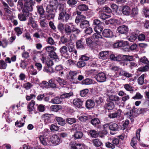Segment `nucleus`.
I'll return each instance as SVG.
<instances>
[{"label":"nucleus","mask_w":149,"mask_h":149,"mask_svg":"<svg viewBox=\"0 0 149 149\" xmlns=\"http://www.w3.org/2000/svg\"><path fill=\"white\" fill-rule=\"evenodd\" d=\"M118 126L116 123L112 124L109 127L110 130L113 131L118 130Z\"/></svg>","instance_id":"473e14b6"},{"label":"nucleus","mask_w":149,"mask_h":149,"mask_svg":"<svg viewBox=\"0 0 149 149\" xmlns=\"http://www.w3.org/2000/svg\"><path fill=\"white\" fill-rule=\"evenodd\" d=\"M55 119L57 122L58 124L60 125L63 126L65 124V120L62 118L56 117Z\"/></svg>","instance_id":"5701e85b"},{"label":"nucleus","mask_w":149,"mask_h":149,"mask_svg":"<svg viewBox=\"0 0 149 149\" xmlns=\"http://www.w3.org/2000/svg\"><path fill=\"white\" fill-rule=\"evenodd\" d=\"M29 15V11L25 10L23 11L22 13H20L18 15L19 19L21 21H26Z\"/></svg>","instance_id":"20e7f679"},{"label":"nucleus","mask_w":149,"mask_h":149,"mask_svg":"<svg viewBox=\"0 0 149 149\" xmlns=\"http://www.w3.org/2000/svg\"><path fill=\"white\" fill-rule=\"evenodd\" d=\"M89 133L91 136L93 137L96 138L98 136L97 132L94 130H90Z\"/></svg>","instance_id":"58836bf2"},{"label":"nucleus","mask_w":149,"mask_h":149,"mask_svg":"<svg viewBox=\"0 0 149 149\" xmlns=\"http://www.w3.org/2000/svg\"><path fill=\"white\" fill-rule=\"evenodd\" d=\"M30 70L28 71V72L32 75H36L37 73V71L36 69H34L33 66H31L29 68Z\"/></svg>","instance_id":"f704fd0d"},{"label":"nucleus","mask_w":149,"mask_h":149,"mask_svg":"<svg viewBox=\"0 0 149 149\" xmlns=\"http://www.w3.org/2000/svg\"><path fill=\"white\" fill-rule=\"evenodd\" d=\"M137 144L136 138L135 137H133L132 139L131 142V145L132 147L135 148H136V145Z\"/></svg>","instance_id":"de8ad7c7"},{"label":"nucleus","mask_w":149,"mask_h":149,"mask_svg":"<svg viewBox=\"0 0 149 149\" xmlns=\"http://www.w3.org/2000/svg\"><path fill=\"white\" fill-rule=\"evenodd\" d=\"M128 45L127 42L126 41H118L115 43L113 46L115 48H118L120 47H125Z\"/></svg>","instance_id":"1a4fd4ad"},{"label":"nucleus","mask_w":149,"mask_h":149,"mask_svg":"<svg viewBox=\"0 0 149 149\" xmlns=\"http://www.w3.org/2000/svg\"><path fill=\"white\" fill-rule=\"evenodd\" d=\"M7 66V63L3 60H0V69H5Z\"/></svg>","instance_id":"e433bc0d"},{"label":"nucleus","mask_w":149,"mask_h":149,"mask_svg":"<svg viewBox=\"0 0 149 149\" xmlns=\"http://www.w3.org/2000/svg\"><path fill=\"white\" fill-rule=\"evenodd\" d=\"M36 97V95L34 94H31L26 96V99L27 101H29L31 99H35Z\"/></svg>","instance_id":"e2e57ef3"},{"label":"nucleus","mask_w":149,"mask_h":149,"mask_svg":"<svg viewBox=\"0 0 149 149\" xmlns=\"http://www.w3.org/2000/svg\"><path fill=\"white\" fill-rule=\"evenodd\" d=\"M102 38V37L99 33H95L93 34L91 37V39L94 42H97L100 39Z\"/></svg>","instance_id":"4468645a"},{"label":"nucleus","mask_w":149,"mask_h":149,"mask_svg":"<svg viewBox=\"0 0 149 149\" xmlns=\"http://www.w3.org/2000/svg\"><path fill=\"white\" fill-rule=\"evenodd\" d=\"M76 46L78 48L83 49L84 48V45L83 44L82 39L78 40L76 42Z\"/></svg>","instance_id":"b1692460"},{"label":"nucleus","mask_w":149,"mask_h":149,"mask_svg":"<svg viewBox=\"0 0 149 149\" xmlns=\"http://www.w3.org/2000/svg\"><path fill=\"white\" fill-rule=\"evenodd\" d=\"M93 143L94 145L96 147L100 146L102 144V142L99 139H95L93 140Z\"/></svg>","instance_id":"4c0bfd02"},{"label":"nucleus","mask_w":149,"mask_h":149,"mask_svg":"<svg viewBox=\"0 0 149 149\" xmlns=\"http://www.w3.org/2000/svg\"><path fill=\"white\" fill-rule=\"evenodd\" d=\"M80 13H81L79 12H78L77 13L78 15L76 17L75 20V22L77 24L80 21H81L86 18V17L83 15H80Z\"/></svg>","instance_id":"f3484780"},{"label":"nucleus","mask_w":149,"mask_h":149,"mask_svg":"<svg viewBox=\"0 0 149 149\" xmlns=\"http://www.w3.org/2000/svg\"><path fill=\"white\" fill-rule=\"evenodd\" d=\"M109 99L111 100L114 101H118L120 100L119 97L115 95H111L109 97Z\"/></svg>","instance_id":"09e8293b"},{"label":"nucleus","mask_w":149,"mask_h":149,"mask_svg":"<svg viewBox=\"0 0 149 149\" xmlns=\"http://www.w3.org/2000/svg\"><path fill=\"white\" fill-rule=\"evenodd\" d=\"M103 36L106 38L111 37L113 36L112 32L109 29H104L102 32Z\"/></svg>","instance_id":"f8f14e48"},{"label":"nucleus","mask_w":149,"mask_h":149,"mask_svg":"<svg viewBox=\"0 0 149 149\" xmlns=\"http://www.w3.org/2000/svg\"><path fill=\"white\" fill-rule=\"evenodd\" d=\"M145 75L143 74L138 79V83L140 85H142L144 83V79Z\"/></svg>","instance_id":"680f3d73"},{"label":"nucleus","mask_w":149,"mask_h":149,"mask_svg":"<svg viewBox=\"0 0 149 149\" xmlns=\"http://www.w3.org/2000/svg\"><path fill=\"white\" fill-rule=\"evenodd\" d=\"M3 4L4 6L3 16H5L8 19H11L13 15L12 12L9 9L10 8L6 3L3 2Z\"/></svg>","instance_id":"f03ea898"},{"label":"nucleus","mask_w":149,"mask_h":149,"mask_svg":"<svg viewBox=\"0 0 149 149\" xmlns=\"http://www.w3.org/2000/svg\"><path fill=\"white\" fill-rule=\"evenodd\" d=\"M81 83L82 84L89 85L92 84L93 81L91 79L87 78L82 81Z\"/></svg>","instance_id":"37998d69"},{"label":"nucleus","mask_w":149,"mask_h":149,"mask_svg":"<svg viewBox=\"0 0 149 149\" xmlns=\"http://www.w3.org/2000/svg\"><path fill=\"white\" fill-rule=\"evenodd\" d=\"M91 123L93 125H96L99 124L100 123L99 120L97 118H95L92 119L91 120Z\"/></svg>","instance_id":"a18cd8bd"},{"label":"nucleus","mask_w":149,"mask_h":149,"mask_svg":"<svg viewBox=\"0 0 149 149\" xmlns=\"http://www.w3.org/2000/svg\"><path fill=\"white\" fill-rule=\"evenodd\" d=\"M42 33V31L41 30H40L37 32L33 34V36L37 38H40V35Z\"/></svg>","instance_id":"774afa93"},{"label":"nucleus","mask_w":149,"mask_h":149,"mask_svg":"<svg viewBox=\"0 0 149 149\" xmlns=\"http://www.w3.org/2000/svg\"><path fill=\"white\" fill-rule=\"evenodd\" d=\"M86 106L88 109L92 108L95 106V102L93 100H88L86 102Z\"/></svg>","instance_id":"dca6fc26"},{"label":"nucleus","mask_w":149,"mask_h":149,"mask_svg":"<svg viewBox=\"0 0 149 149\" xmlns=\"http://www.w3.org/2000/svg\"><path fill=\"white\" fill-rule=\"evenodd\" d=\"M28 24L31 26L33 28H36L38 26V25L36 23L33 18L31 17L29 18Z\"/></svg>","instance_id":"4be33fe9"},{"label":"nucleus","mask_w":149,"mask_h":149,"mask_svg":"<svg viewBox=\"0 0 149 149\" xmlns=\"http://www.w3.org/2000/svg\"><path fill=\"white\" fill-rule=\"evenodd\" d=\"M89 26L88 21L87 20L82 21L80 23V26L81 28L82 29L87 27Z\"/></svg>","instance_id":"cd10ccee"},{"label":"nucleus","mask_w":149,"mask_h":149,"mask_svg":"<svg viewBox=\"0 0 149 149\" xmlns=\"http://www.w3.org/2000/svg\"><path fill=\"white\" fill-rule=\"evenodd\" d=\"M50 108L51 110L56 112L61 109V107L60 105L56 104L51 106Z\"/></svg>","instance_id":"7c9ffc66"},{"label":"nucleus","mask_w":149,"mask_h":149,"mask_svg":"<svg viewBox=\"0 0 149 149\" xmlns=\"http://www.w3.org/2000/svg\"><path fill=\"white\" fill-rule=\"evenodd\" d=\"M149 69V66L148 65H146L143 67H141L138 69L139 71L140 72H143L147 71Z\"/></svg>","instance_id":"6e6d98bb"},{"label":"nucleus","mask_w":149,"mask_h":149,"mask_svg":"<svg viewBox=\"0 0 149 149\" xmlns=\"http://www.w3.org/2000/svg\"><path fill=\"white\" fill-rule=\"evenodd\" d=\"M78 8L80 11H85L88 9V7L85 4H82L78 6Z\"/></svg>","instance_id":"a878e982"},{"label":"nucleus","mask_w":149,"mask_h":149,"mask_svg":"<svg viewBox=\"0 0 149 149\" xmlns=\"http://www.w3.org/2000/svg\"><path fill=\"white\" fill-rule=\"evenodd\" d=\"M30 1L24 3V8L28 11H31L33 10V0H29Z\"/></svg>","instance_id":"0eeeda50"},{"label":"nucleus","mask_w":149,"mask_h":149,"mask_svg":"<svg viewBox=\"0 0 149 149\" xmlns=\"http://www.w3.org/2000/svg\"><path fill=\"white\" fill-rule=\"evenodd\" d=\"M117 30L119 33L121 34H125L128 31V28L126 26L122 25L118 27Z\"/></svg>","instance_id":"9b49d317"},{"label":"nucleus","mask_w":149,"mask_h":149,"mask_svg":"<svg viewBox=\"0 0 149 149\" xmlns=\"http://www.w3.org/2000/svg\"><path fill=\"white\" fill-rule=\"evenodd\" d=\"M60 52L62 55L65 54H67L68 52L67 48L65 46H62L60 49Z\"/></svg>","instance_id":"c756f323"},{"label":"nucleus","mask_w":149,"mask_h":149,"mask_svg":"<svg viewBox=\"0 0 149 149\" xmlns=\"http://www.w3.org/2000/svg\"><path fill=\"white\" fill-rule=\"evenodd\" d=\"M82 136V132L79 131L76 132L73 135V136L76 139H81Z\"/></svg>","instance_id":"ea45409f"},{"label":"nucleus","mask_w":149,"mask_h":149,"mask_svg":"<svg viewBox=\"0 0 149 149\" xmlns=\"http://www.w3.org/2000/svg\"><path fill=\"white\" fill-rule=\"evenodd\" d=\"M55 78L52 79L49 81V85L52 88H57L56 84L55 83Z\"/></svg>","instance_id":"c85d7f7f"},{"label":"nucleus","mask_w":149,"mask_h":149,"mask_svg":"<svg viewBox=\"0 0 149 149\" xmlns=\"http://www.w3.org/2000/svg\"><path fill=\"white\" fill-rule=\"evenodd\" d=\"M40 140L41 143L44 145H51L50 141H49L48 138L44 136H41L40 137Z\"/></svg>","instance_id":"6e6552de"},{"label":"nucleus","mask_w":149,"mask_h":149,"mask_svg":"<svg viewBox=\"0 0 149 149\" xmlns=\"http://www.w3.org/2000/svg\"><path fill=\"white\" fill-rule=\"evenodd\" d=\"M107 79L106 75L103 72H100L97 74L96 77L97 81L102 82L105 81Z\"/></svg>","instance_id":"423d86ee"},{"label":"nucleus","mask_w":149,"mask_h":149,"mask_svg":"<svg viewBox=\"0 0 149 149\" xmlns=\"http://www.w3.org/2000/svg\"><path fill=\"white\" fill-rule=\"evenodd\" d=\"M55 79L56 81L60 85H65L66 84V82L63 79L59 77H56L55 78Z\"/></svg>","instance_id":"2f4dec72"},{"label":"nucleus","mask_w":149,"mask_h":149,"mask_svg":"<svg viewBox=\"0 0 149 149\" xmlns=\"http://www.w3.org/2000/svg\"><path fill=\"white\" fill-rule=\"evenodd\" d=\"M65 32L67 35L70 34L72 33L71 26L67 25L65 29Z\"/></svg>","instance_id":"c9c22d12"},{"label":"nucleus","mask_w":149,"mask_h":149,"mask_svg":"<svg viewBox=\"0 0 149 149\" xmlns=\"http://www.w3.org/2000/svg\"><path fill=\"white\" fill-rule=\"evenodd\" d=\"M38 12L40 15V18H44L45 17L44 13L45 11L42 6H38L37 7Z\"/></svg>","instance_id":"a211bd4d"},{"label":"nucleus","mask_w":149,"mask_h":149,"mask_svg":"<svg viewBox=\"0 0 149 149\" xmlns=\"http://www.w3.org/2000/svg\"><path fill=\"white\" fill-rule=\"evenodd\" d=\"M16 57L15 56H13L11 57V59L9 57H7L5 59V61L9 63L11 62V61L13 62H14L16 60Z\"/></svg>","instance_id":"c03bdc74"},{"label":"nucleus","mask_w":149,"mask_h":149,"mask_svg":"<svg viewBox=\"0 0 149 149\" xmlns=\"http://www.w3.org/2000/svg\"><path fill=\"white\" fill-rule=\"evenodd\" d=\"M58 5V3L57 0H51L50 4L46 8V12L48 13H51L53 11L54 12L57 9Z\"/></svg>","instance_id":"f257e3e1"},{"label":"nucleus","mask_w":149,"mask_h":149,"mask_svg":"<svg viewBox=\"0 0 149 149\" xmlns=\"http://www.w3.org/2000/svg\"><path fill=\"white\" fill-rule=\"evenodd\" d=\"M50 139L51 145L55 146L59 144L62 142L59 137L55 134L51 136Z\"/></svg>","instance_id":"7ed1b4c3"},{"label":"nucleus","mask_w":149,"mask_h":149,"mask_svg":"<svg viewBox=\"0 0 149 149\" xmlns=\"http://www.w3.org/2000/svg\"><path fill=\"white\" fill-rule=\"evenodd\" d=\"M43 70L44 72L48 73H52L54 72L53 68L51 67L47 66L44 68Z\"/></svg>","instance_id":"72a5a7b5"},{"label":"nucleus","mask_w":149,"mask_h":149,"mask_svg":"<svg viewBox=\"0 0 149 149\" xmlns=\"http://www.w3.org/2000/svg\"><path fill=\"white\" fill-rule=\"evenodd\" d=\"M143 12L145 17L149 16V9L147 8L144 7L143 10Z\"/></svg>","instance_id":"3c124183"},{"label":"nucleus","mask_w":149,"mask_h":149,"mask_svg":"<svg viewBox=\"0 0 149 149\" xmlns=\"http://www.w3.org/2000/svg\"><path fill=\"white\" fill-rule=\"evenodd\" d=\"M125 88L128 91H133V88L130 86L128 84H126L124 85Z\"/></svg>","instance_id":"13d9d810"},{"label":"nucleus","mask_w":149,"mask_h":149,"mask_svg":"<svg viewBox=\"0 0 149 149\" xmlns=\"http://www.w3.org/2000/svg\"><path fill=\"white\" fill-rule=\"evenodd\" d=\"M61 42L63 44L66 43L67 45L70 44L71 41L70 40H68L64 36L61 37Z\"/></svg>","instance_id":"a19ab883"},{"label":"nucleus","mask_w":149,"mask_h":149,"mask_svg":"<svg viewBox=\"0 0 149 149\" xmlns=\"http://www.w3.org/2000/svg\"><path fill=\"white\" fill-rule=\"evenodd\" d=\"M99 17L102 20H105L110 17L111 16L109 15H107L103 13L99 12Z\"/></svg>","instance_id":"bb28decb"},{"label":"nucleus","mask_w":149,"mask_h":149,"mask_svg":"<svg viewBox=\"0 0 149 149\" xmlns=\"http://www.w3.org/2000/svg\"><path fill=\"white\" fill-rule=\"evenodd\" d=\"M46 51L48 52H53L56 49V47L52 46H48L46 47Z\"/></svg>","instance_id":"8fccbe9b"},{"label":"nucleus","mask_w":149,"mask_h":149,"mask_svg":"<svg viewBox=\"0 0 149 149\" xmlns=\"http://www.w3.org/2000/svg\"><path fill=\"white\" fill-rule=\"evenodd\" d=\"M110 54L109 51H102L99 53V58L102 60H105L108 58Z\"/></svg>","instance_id":"39448f33"},{"label":"nucleus","mask_w":149,"mask_h":149,"mask_svg":"<svg viewBox=\"0 0 149 149\" xmlns=\"http://www.w3.org/2000/svg\"><path fill=\"white\" fill-rule=\"evenodd\" d=\"M94 30L96 33H99L102 31V28L101 25L96 26L94 27Z\"/></svg>","instance_id":"603ef678"},{"label":"nucleus","mask_w":149,"mask_h":149,"mask_svg":"<svg viewBox=\"0 0 149 149\" xmlns=\"http://www.w3.org/2000/svg\"><path fill=\"white\" fill-rule=\"evenodd\" d=\"M122 12L124 15L127 16L129 15L131 13L130 8L128 6H124L123 7Z\"/></svg>","instance_id":"ddd939ff"},{"label":"nucleus","mask_w":149,"mask_h":149,"mask_svg":"<svg viewBox=\"0 0 149 149\" xmlns=\"http://www.w3.org/2000/svg\"><path fill=\"white\" fill-rule=\"evenodd\" d=\"M49 56L51 58H53L57 60L58 59V56L56 54V53L54 51L51 52L49 53Z\"/></svg>","instance_id":"864d4df0"},{"label":"nucleus","mask_w":149,"mask_h":149,"mask_svg":"<svg viewBox=\"0 0 149 149\" xmlns=\"http://www.w3.org/2000/svg\"><path fill=\"white\" fill-rule=\"evenodd\" d=\"M36 102L33 100H32L28 104L27 106V109L29 111L31 112L34 110L35 108L34 105Z\"/></svg>","instance_id":"2eb2a0df"},{"label":"nucleus","mask_w":149,"mask_h":149,"mask_svg":"<svg viewBox=\"0 0 149 149\" xmlns=\"http://www.w3.org/2000/svg\"><path fill=\"white\" fill-rule=\"evenodd\" d=\"M33 86V85L29 82L25 83L24 85V88L26 90L30 89Z\"/></svg>","instance_id":"338daca9"},{"label":"nucleus","mask_w":149,"mask_h":149,"mask_svg":"<svg viewBox=\"0 0 149 149\" xmlns=\"http://www.w3.org/2000/svg\"><path fill=\"white\" fill-rule=\"evenodd\" d=\"M134 60L133 57L132 56L124 55V61H133Z\"/></svg>","instance_id":"49530a36"},{"label":"nucleus","mask_w":149,"mask_h":149,"mask_svg":"<svg viewBox=\"0 0 149 149\" xmlns=\"http://www.w3.org/2000/svg\"><path fill=\"white\" fill-rule=\"evenodd\" d=\"M121 112L120 110H118L116 112L114 113L109 114L108 115V116L110 118H112L119 117L121 114Z\"/></svg>","instance_id":"6ab92c4d"},{"label":"nucleus","mask_w":149,"mask_h":149,"mask_svg":"<svg viewBox=\"0 0 149 149\" xmlns=\"http://www.w3.org/2000/svg\"><path fill=\"white\" fill-rule=\"evenodd\" d=\"M83 103V101L79 99H75L73 102V104L75 107L78 108L81 107Z\"/></svg>","instance_id":"9d476101"},{"label":"nucleus","mask_w":149,"mask_h":149,"mask_svg":"<svg viewBox=\"0 0 149 149\" xmlns=\"http://www.w3.org/2000/svg\"><path fill=\"white\" fill-rule=\"evenodd\" d=\"M79 119L80 121L84 123L88 120V118L86 116H81L79 117Z\"/></svg>","instance_id":"0e129e2a"},{"label":"nucleus","mask_w":149,"mask_h":149,"mask_svg":"<svg viewBox=\"0 0 149 149\" xmlns=\"http://www.w3.org/2000/svg\"><path fill=\"white\" fill-rule=\"evenodd\" d=\"M67 45L68 46V48L69 52H71L74 51V46L73 42H71Z\"/></svg>","instance_id":"5fc2aeb1"},{"label":"nucleus","mask_w":149,"mask_h":149,"mask_svg":"<svg viewBox=\"0 0 149 149\" xmlns=\"http://www.w3.org/2000/svg\"><path fill=\"white\" fill-rule=\"evenodd\" d=\"M114 107V104L113 103L110 102L106 104L104 107L108 110L113 109Z\"/></svg>","instance_id":"412c9836"},{"label":"nucleus","mask_w":149,"mask_h":149,"mask_svg":"<svg viewBox=\"0 0 149 149\" xmlns=\"http://www.w3.org/2000/svg\"><path fill=\"white\" fill-rule=\"evenodd\" d=\"M133 109L132 111H130V112H128L126 113V115L127 117L131 119L133 118Z\"/></svg>","instance_id":"69168bd1"},{"label":"nucleus","mask_w":149,"mask_h":149,"mask_svg":"<svg viewBox=\"0 0 149 149\" xmlns=\"http://www.w3.org/2000/svg\"><path fill=\"white\" fill-rule=\"evenodd\" d=\"M73 95V93L72 92H70L69 93H63L61 96V97L63 99L65 98H68L72 95Z\"/></svg>","instance_id":"79ce46f5"},{"label":"nucleus","mask_w":149,"mask_h":149,"mask_svg":"<svg viewBox=\"0 0 149 149\" xmlns=\"http://www.w3.org/2000/svg\"><path fill=\"white\" fill-rule=\"evenodd\" d=\"M138 13V9L137 7L134 8L132 9L131 14L132 16L137 15Z\"/></svg>","instance_id":"4d7b16f0"},{"label":"nucleus","mask_w":149,"mask_h":149,"mask_svg":"<svg viewBox=\"0 0 149 149\" xmlns=\"http://www.w3.org/2000/svg\"><path fill=\"white\" fill-rule=\"evenodd\" d=\"M14 30L16 33L17 35L19 36L22 33V30L19 27H16L14 28Z\"/></svg>","instance_id":"bf43d9fd"},{"label":"nucleus","mask_w":149,"mask_h":149,"mask_svg":"<svg viewBox=\"0 0 149 149\" xmlns=\"http://www.w3.org/2000/svg\"><path fill=\"white\" fill-rule=\"evenodd\" d=\"M89 92V90L88 89H85L81 91L80 92V95L82 97H84Z\"/></svg>","instance_id":"052dcab7"},{"label":"nucleus","mask_w":149,"mask_h":149,"mask_svg":"<svg viewBox=\"0 0 149 149\" xmlns=\"http://www.w3.org/2000/svg\"><path fill=\"white\" fill-rule=\"evenodd\" d=\"M62 99L58 97H56L53 99H52L51 101V102L53 104H60L62 102Z\"/></svg>","instance_id":"aec40b11"},{"label":"nucleus","mask_w":149,"mask_h":149,"mask_svg":"<svg viewBox=\"0 0 149 149\" xmlns=\"http://www.w3.org/2000/svg\"><path fill=\"white\" fill-rule=\"evenodd\" d=\"M69 24L71 26L72 32H74L76 34H78L80 32V31L76 28L75 25H73V24L70 23Z\"/></svg>","instance_id":"393cba45"}]
</instances>
